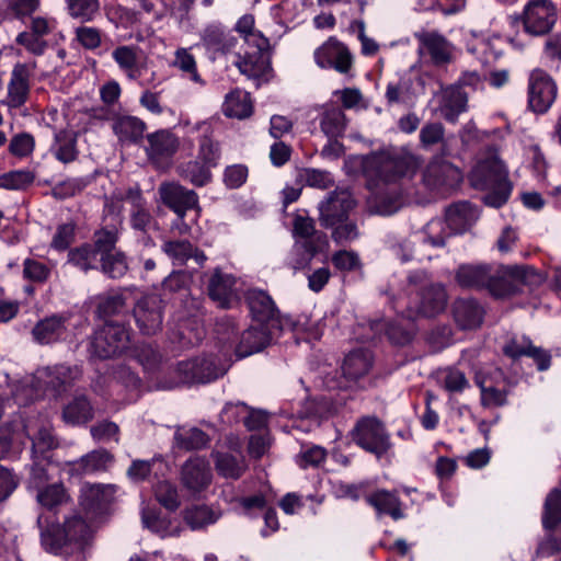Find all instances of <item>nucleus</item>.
<instances>
[{
    "label": "nucleus",
    "instance_id": "nucleus-20",
    "mask_svg": "<svg viewBox=\"0 0 561 561\" xmlns=\"http://www.w3.org/2000/svg\"><path fill=\"white\" fill-rule=\"evenodd\" d=\"M355 206L348 191H334L320 203V221L323 227L335 225L340 218L348 215Z\"/></svg>",
    "mask_w": 561,
    "mask_h": 561
},
{
    "label": "nucleus",
    "instance_id": "nucleus-38",
    "mask_svg": "<svg viewBox=\"0 0 561 561\" xmlns=\"http://www.w3.org/2000/svg\"><path fill=\"white\" fill-rule=\"evenodd\" d=\"M30 72L25 64H16L12 70L11 80L8 87L10 105L13 107L22 106L28 96Z\"/></svg>",
    "mask_w": 561,
    "mask_h": 561
},
{
    "label": "nucleus",
    "instance_id": "nucleus-25",
    "mask_svg": "<svg viewBox=\"0 0 561 561\" xmlns=\"http://www.w3.org/2000/svg\"><path fill=\"white\" fill-rule=\"evenodd\" d=\"M503 352L508 357L516 359L520 356H528L535 360L539 370H546L550 367L551 356L542 348L535 347L531 341L526 336H514L503 347Z\"/></svg>",
    "mask_w": 561,
    "mask_h": 561
},
{
    "label": "nucleus",
    "instance_id": "nucleus-33",
    "mask_svg": "<svg viewBox=\"0 0 561 561\" xmlns=\"http://www.w3.org/2000/svg\"><path fill=\"white\" fill-rule=\"evenodd\" d=\"M37 504L54 514L71 502V496L62 482H54L35 491Z\"/></svg>",
    "mask_w": 561,
    "mask_h": 561
},
{
    "label": "nucleus",
    "instance_id": "nucleus-15",
    "mask_svg": "<svg viewBox=\"0 0 561 561\" xmlns=\"http://www.w3.org/2000/svg\"><path fill=\"white\" fill-rule=\"evenodd\" d=\"M415 319L416 317L413 314V309L409 307L405 312H401L392 321L386 322L383 320H376L371 322L370 329L376 333L385 330L391 343L396 345H407L415 335Z\"/></svg>",
    "mask_w": 561,
    "mask_h": 561
},
{
    "label": "nucleus",
    "instance_id": "nucleus-35",
    "mask_svg": "<svg viewBox=\"0 0 561 561\" xmlns=\"http://www.w3.org/2000/svg\"><path fill=\"white\" fill-rule=\"evenodd\" d=\"M453 314L461 329H476L482 323L484 309L474 299L461 298L454 302Z\"/></svg>",
    "mask_w": 561,
    "mask_h": 561
},
{
    "label": "nucleus",
    "instance_id": "nucleus-44",
    "mask_svg": "<svg viewBox=\"0 0 561 561\" xmlns=\"http://www.w3.org/2000/svg\"><path fill=\"white\" fill-rule=\"evenodd\" d=\"M162 301L156 296L142 298V335L154 334L162 325Z\"/></svg>",
    "mask_w": 561,
    "mask_h": 561
},
{
    "label": "nucleus",
    "instance_id": "nucleus-54",
    "mask_svg": "<svg viewBox=\"0 0 561 561\" xmlns=\"http://www.w3.org/2000/svg\"><path fill=\"white\" fill-rule=\"evenodd\" d=\"M440 383L451 394L461 393L470 386L465 373L454 367L446 368L440 373Z\"/></svg>",
    "mask_w": 561,
    "mask_h": 561
},
{
    "label": "nucleus",
    "instance_id": "nucleus-5",
    "mask_svg": "<svg viewBox=\"0 0 561 561\" xmlns=\"http://www.w3.org/2000/svg\"><path fill=\"white\" fill-rule=\"evenodd\" d=\"M130 344L128 329L118 322L106 321L88 337V358L91 362L119 356Z\"/></svg>",
    "mask_w": 561,
    "mask_h": 561
},
{
    "label": "nucleus",
    "instance_id": "nucleus-63",
    "mask_svg": "<svg viewBox=\"0 0 561 561\" xmlns=\"http://www.w3.org/2000/svg\"><path fill=\"white\" fill-rule=\"evenodd\" d=\"M247 412H249V407L244 402H228L219 414V421L224 426H232L243 421Z\"/></svg>",
    "mask_w": 561,
    "mask_h": 561
},
{
    "label": "nucleus",
    "instance_id": "nucleus-52",
    "mask_svg": "<svg viewBox=\"0 0 561 561\" xmlns=\"http://www.w3.org/2000/svg\"><path fill=\"white\" fill-rule=\"evenodd\" d=\"M208 165L199 161H188L187 163L180 167L181 176L190 181L195 186L206 185L210 179L211 173Z\"/></svg>",
    "mask_w": 561,
    "mask_h": 561
},
{
    "label": "nucleus",
    "instance_id": "nucleus-58",
    "mask_svg": "<svg viewBox=\"0 0 561 561\" xmlns=\"http://www.w3.org/2000/svg\"><path fill=\"white\" fill-rule=\"evenodd\" d=\"M56 141L59 144L55 156L62 163H69L77 159L78 150L76 148V138L68 131L62 130L56 135Z\"/></svg>",
    "mask_w": 561,
    "mask_h": 561
},
{
    "label": "nucleus",
    "instance_id": "nucleus-27",
    "mask_svg": "<svg viewBox=\"0 0 561 561\" xmlns=\"http://www.w3.org/2000/svg\"><path fill=\"white\" fill-rule=\"evenodd\" d=\"M479 211L468 202L453 204L443 218L454 236L466 232L477 221Z\"/></svg>",
    "mask_w": 561,
    "mask_h": 561
},
{
    "label": "nucleus",
    "instance_id": "nucleus-51",
    "mask_svg": "<svg viewBox=\"0 0 561 561\" xmlns=\"http://www.w3.org/2000/svg\"><path fill=\"white\" fill-rule=\"evenodd\" d=\"M293 233L296 241L317 244V237L325 236L322 231H317L314 222L308 216L298 214L293 221Z\"/></svg>",
    "mask_w": 561,
    "mask_h": 561
},
{
    "label": "nucleus",
    "instance_id": "nucleus-22",
    "mask_svg": "<svg viewBox=\"0 0 561 561\" xmlns=\"http://www.w3.org/2000/svg\"><path fill=\"white\" fill-rule=\"evenodd\" d=\"M148 141L147 154L149 159L157 168H167L179 148V140L175 135L168 130H160L149 135Z\"/></svg>",
    "mask_w": 561,
    "mask_h": 561
},
{
    "label": "nucleus",
    "instance_id": "nucleus-60",
    "mask_svg": "<svg viewBox=\"0 0 561 561\" xmlns=\"http://www.w3.org/2000/svg\"><path fill=\"white\" fill-rule=\"evenodd\" d=\"M157 501L170 511H174L180 505L176 488L169 481H159L154 486Z\"/></svg>",
    "mask_w": 561,
    "mask_h": 561
},
{
    "label": "nucleus",
    "instance_id": "nucleus-21",
    "mask_svg": "<svg viewBox=\"0 0 561 561\" xmlns=\"http://www.w3.org/2000/svg\"><path fill=\"white\" fill-rule=\"evenodd\" d=\"M271 341L272 328L254 322L241 333L234 348L236 356L240 359L259 353L263 351Z\"/></svg>",
    "mask_w": 561,
    "mask_h": 561
},
{
    "label": "nucleus",
    "instance_id": "nucleus-50",
    "mask_svg": "<svg viewBox=\"0 0 561 561\" xmlns=\"http://www.w3.org/2000/svg\"><path fill=\"white\" fill-rule=\"evenodd\" d=\"M174 440L179 448L185 450L199 449L207 445L209 438L199 428H180L174 434Z\"/></svg>",
    "mask_w": 561,
    "mask_h": 561
},
{
    "label": "nucleus",
    "instance_id": "nucleus-2",
    "mask_svg": "<svg viewBox=\"0 0 561 561\" xmlns=\"http://www.w3.org/2000/svg\"><path fill=\"white\" fill-rule=\"evenodd\" d=\"M41 547L47 553L69 558L83 554L91 546L93 531L80 513L66 516L64 522L39 514L36 519Z\"/></svg>",
    "mask_w": 561,
    "mask_h": 561
},
{
    "label": "nucleus",
    "instance_id": "nucleus-46",
    "mask_svg": "<svg viewBox=\"0 0 561 561\" xmlns=\"http://www.w3.org/2000/svg\"><path fill=\"white\" fill-rule=\"evenodd\" d=\"M320 128L329 139L341 137L346 128V119L339 107H328L320 116Z\"/></svg>",
    "mask_w": 561,
    "mask_h": 561
},
{
    "label": "nucleus",
    "instance_id": "nucleus-9",
    "mask_svg": "<svg viewBox=\"0 0 561 561\" xmlns=\"http://www.w3.org/2000/svg\"><path fill=\"white\" fill-rule=\"evenodd\" d=\"M352 436L356 445L377 458L383 456L391 447L385 425L375 416L359 419L352 431Z\"/></svg>",
    "mask_w": 561,
    "mask_h": 561
},
{
    "label": "nucleus",
    "instance_id": "nucleus-24",
    "mask_svg": "<svg viewBox=\"0 0 561 561\" xmlns=\"http://www.w3.org/2000/svg\"><path fill=\"white\" fill-rule=\"evenodd\" d=\"M374 357L370 351L358 348L350 352L344 358L342 373L348 382H363L365 385L367 376L371 370Z\"/></svg>",
    "mask_w": 561,
    "mask_h": 561
},
{
    "label": "nucleus",
    "instance_id": "nucleus-42",
    "mask_svg": "<svg viewBox=\"0 0 561 561\" xmlns=\"http://www.w3.org/2000/svg\"><path fill=\"white\" fill-rule=\"evenodd\" d=\"M252 101L250 94L243 90L236 89L226 95L222 111L226 116L245 118L252 114Z\"/></svg>",
    "mask_w": 561,
    "mask_h": 561
},
{
    "label": "nucleus",
    "instance_id": "nucleus-47",
    "mask_svg": "<svg viewBox=\"0 0 561 561\" xmlns=\"http://www.w3.org/2000/svg\"><path fill=\"white\" fill-rule=\"evenodd\" d=\"M215 466L217 472L227 479H239L244 472L247 465L241 455H231L228 453L215 454Z\"/></svg>",
    "mask_w": 561,
    "mask_h": 561
},
{
    "label": "nucleus",
    "instance_id": "nucleus-8",
    "mask_svg": "<svg viewBox=\"0 0 561 561\" xmlns=\"http://www.w3.org/2000/svg\"><path fill=\"white\" fill-rule=\"evenodd\" d=\"M81 377V370L78 366H68L58 364L47 366L36 370L34 376V387L44 393L60 398L68 392L75 381Z\"/></svg>",
    "mask_w": 561,
    "mask_h": 561
},
{
    "label": "nucleus",
    "instance_id": "nucleus-3",
    "mask_svg": "<svg viewBox=\"0 0 561 561\" xmlns=\"http://www.w3.org/2000/svg\"><path fill=\"white\" fill-rule=\"evenodd\" d=\"M525 278L523 267H494L489 264H462L456 271V282L462 288L488 289L497 298L519 290Z\"/></svg>",
    "mask_w": 561,
    "mask_h": 561
},
{
    "label": "nucleus",
    "instance_id": "nucleus-39",
    "mask_svg": "<svg viewBox=\"0 0 561 561\" xmlns=\"http://www.w3.org/2000/svg\"><path fill=\"white\" fill-rule=\"evenodd\" d=\"M195 129L201 131L198 139V159L208 167H216L220 159V147L213 139V128L207 122L197 123Z\"/></svg>",
    "mask_w": 561,
    "mask_h": 561
},
{
    "label": "nucleus",
    "instance_id": "nucleus-55",
    "mask_svg": "<svg viewBox=\"0 0 561 561\" xmlns=\"http://www.w3.org/2000/svg\"><path fill=\"white\" fill-rule=\"evenodd\" d=\"M34 181V172L30 170H14L0 175V187L5 190H24Z\"/></svg>",
    "mask_w": 561,
    "mask_h": 561
},
{
    "label": "nucleus",
    "instance_id": "nucleus-59",
    "mask_svg": "<svg viewBox=\"0 0 561 561\" xmlns=\"http://www.w3.org/2000/svg\"><path fill=\"white\" fill-rule=\"evenodd\" d=\"M117 241V233L114 229H101L95 231L93 236L92 251L96 257H101L103 253H112Z\"/></svg>",
    "mask_w": 561,
    "mask_h": 561
},
{
    "label": "nucleus",
    "instance_id": "nucleus-31",
    "mask_svg": "<svg viewBox=\"0 0 561 561\" xmlns=\"http://www.w3.org/2000/svg\"><path fill=\"white\" fill-rule=\"evenodd\" d=\"M468 93L461 87L450 85L442 93L440 115L449 123H456L458 116L467 111Z\"/></svg>",
    "mask_w": 561,
    "mask_h": 561
},
{
    "label": "nucleus",
    "instance_id": "nucleus-14",
    "mask_svg": "<svg viewBox=\"0 0 561 561\" xmlns=\"http://www.w3.org/2000/svg\"><path fill=\"white\" fill-rule=\"evenodd\" d=\"M462 180L461 172L451 163L442 160L432 161L423 173L424 184L443 194L455 190Z\"/></svg>",
    "mask_w": 561,
    "mask_h": 561
},
{
    "label": "nucleus",
    "instance_id": "nucleus-37",
    "mask_svg": "<svg viewBox=\"0 0 561 561\" xmlns=\"http://www.w3.org/2000/svg\"><path fill=\"white\" fill-rule=\"evenodd\" d=\"M205 337V329L197 318L182 320L178 324L176 331L172 333V342L178 344L179 348H187L199 344Z\"/></svg>",
    "mask_w": 561,
    "mask_h": 561
},
{
    "label": "nucleus",
    "instance_id": "nucleus-19",
    "mask_svg": "<svg viewBox=\"0 0 561 561\" xmlns=\"http://www.w3.org/2000/svg\"><path fill=\"white\" fill-rule=\"evenodd\" d=\"M162 202L176 215H186L187 211H195L197 216L198 197L194 191L187 190L176 183H164L160 186Z\"/></svg>",
    "mask_w": 561,
    "mask_h": 561
},
{
    "label": "nucleus",
    "instance_id": "nucleus-32",
    "mask_svg": "<svg viewBox=\"0 0 561 561\" xmlns=\"http://www.w3.org/2000/svg\"><path fill=\"white\" fill-rule=\"evenodd\" d=\"M94 417V409L83 393L76 394L61 410V420L71 426L85 425Z\"/></svg>",
    "mask_w": 561,
    "mask_h": 561
},
{
    "label": "nucleus",
    "instance_id": "nucleus-36",
    "mask_svg": "<svg viewBox=\"0 0 561 561\" xmlns=\"http://www.w3.org/2000/svg\"><path fill=\"white\" fill-rule=\"evenodd\" d=\"M317 244L295 241L288 256V265L298 271L308 268L312 259L328 247L327 236H320L316 239Z\"/></svg>",
    "mask_w": 561,
    "mask_h": 561
},
{
    "label": "nucleus",
    "instance_id": "nucleus-10",
    "mask_svg": "<svg viewBox=\"0 0 561 561\" xmlns=\"http://www.w3.org/2000/svg\"><path fill=\"white\" fill-rule=\"evenodd\" d=\"M229 365L215 356L196 357L178 363L175 371L183 383H207L226 374Z\"/></svg>",
    "mask_w": 561,
    "mask_h": 561
},
{
    "label": "nucleus",
    "instance_id": "nucleus-57",
    "mask_svg": "<svg viewBox=\"0 0 561 561\" xmlns=\"http://www.w3.org/2000/svg\"><path fill=\"white\" fill-rule=\"evenodd\" d=\"M99 262L101 263L102 271L111 278H119L127 271L125 256L121 252H116L115 254L103 253L102 256L99 257Z\"/></svg>",
    "mask_w": 561,
    "mask_h": 561
},
{
    "label": "nucleus",
    "instance_id": "nucleus-7",
    "mask_svg": "<svg viewBox=\"0 0 561 561\" xmlns=\"http://www.w3.org/2000/svg\"><path fill=\"white\" fill-rule=\"evenodd\" d=\"M409 286L420 290L419 302L413 314L417 317L432 318L440 313L447 304V295L442 284L428 283L427 274L424 271H415L408 276Z\"/></svg>",
    "mask_w": 561,
    "mask_h": 561
},
{
    "label": "nucleus",
    "instance_id": "nucleus-30",
    "mask_svg": "<svg viewBox=\"0 0 561 561\" xmlns=\"http://www.w3.org/2000/svg\"><path fill=\"white\" fill-rule=\"evenodd\" d=\"M162 248L174 265L181 266L192 260L202 267L207 261L205 253L187 240H169Z\"/></svg>",
    "mask_w": 561,
    "mask_h": 561
},
{
    "label": "nucleus",
    "instance_id": "nucleus-18",
    "mask_svg": "<svg viewBox=\"0 0 561 561\" xmlns=\"http://www.w3.org/2000/svg\"><path fill=\"white\" fill-rule=\"evenodd\" d=\"M247 302L253 322L265 324L272 329L278 328V310L271 296L261 289H250Z\"/></svg>",
    "mask_w": 561,
    "mask_h": 561
},
{
    "label": "nucleus",
    "instance_id": "nucleus-17",
    "mask_svg": "<svg viewBox=\"0 0 561 561\" xmlns=\"http://www.w3.org/2000/svg\"><path fill=\"white\" fill-rule=\"evenodd\" d=\"M314 59L319 67L332 68L341 73H346L352 62L348 49L334 38H330L314 51Z\"/></svg>",
    "mask_w": 561,
    "mask_h": 561
},
{
    "label": "nucleus",
    "instance_id": "nucleus-12",
    "mask_svg": "<svg viewBox=\"0 0 561 561\" xmlns=\"http://www.w3.org/2000/svg\"><path fill=\"white\" fill-rule=\"evenodd\" d=\"M557 84L549 73L540 68L528 76V105L538 114L546 113L557 98Z\"/></svg>",
    "mask_w": 561,
    "mask_h": 561
},
{
    "label": "nucleus",
    "instance_id": "nucleus-6",
    "mask_svg": "<svg viewBox=\"0 0 561 561\" xmlns=\"http://www.w3.org/2000/svg\"><path fill=\"white\" fill-rule=\"evenodd\" d=\"M247 45L249 48L242 56H238L236 66L241 73L253 79L256 87H260L268 80L272 70L267 51L268 41L262 34H252L247 37Z\"/></svg>",
    "mask_w": 561,
    "mask_h": 561
},
{
    "label": "nucleus",
    "instance_id": "nucleus-4",
    "mask_svg": "<svg viewBox=\"0 0 561 561\" xmlns=\"http://www.w3.org/2000/svg\"><path fill=\"white\" fill-rule=\"evenodd\" d=\"M470 180L476 187L491 190L484 197L485 204L491 207H501L511 195L512 185L508 181V170L495 152L476 164Z\"/></svg>",
    "mask_w": 561,
    "mask_h": 561
},
{
    "label": "nucleus",
    "instance_id": "nucleus-29",
    "mask_svg": "<svg viewBox=\"0 0 561 561\" xmlns=\"http://www.w3.org/2000/svg\"><path fill=\"white\" fill-rule=\"evenodd\" d=\"M67 321L68 317L64 314H53L39 320L32 329L34 341L42 345L59 341L67 332Z\"/></svg>",
    "mask_w": 561,
    "mask_h": 561
},
{
    "label": "nucleus",
    "instance_id": "nucleus-23",
    "mask_svg": "<svg viewBox=\"0 0 561 561\" xmlns=\"http://www.w3.org/2000/svg\"><path fill=\"white\" fill-rule=\"evenodd\" d=\"M416 38L420 44V51L431 57L436 66H444L451 61L454 46L437 32L417 33Z\"/></svg>",
    "mask_w": 561,
    "mask_h": 561
},
{
    "label": "nucleus",
    "instance_id": "nucleus-11",
    "mask_svg": "<svg viewBox=\"0 0 561 561\" xmlns=\"http://www.w3.org/2000/svg\"><path fill=\"white\" fill-rule=\"evenodd\" d=\"M558 19V9L551 0H529L523 10L524 31L533 36L549 33Z\"/></svg>",
    "mask_w": 561,
    "mask_h": 561
},
{
    "label": "nucleus",
    "instance_id": "nucleus-16",
    "mask_svg": "<svg viewBox=\"0 0 561 561\" xmlns=\"http://www.w3.org/2000/svg\"><path fill=\"white\" fill-rule=\"evenodd\" d=\"M183 488L193 495L206 491L213 482L209 462L202 457H191L181 469Z\"/></svg>",
    "mask_w": 561,
    "mask_h": 561
},
{
    "label": "nucleus",
    "instance_id": "nucleus-43",
    "mask_svg": "<svg viewBox=\"0 0 561 561\" xmlns=\"http://www.w3.org/2000/svg\"><path fill=\"white\" fill-rule=\"evenodd\" d=\"M113 130L122 145H137L140 141V119L136 116H115Z\"/></svg>",
    "mask_w": 561,
    "mask_h": 561
},
{
    "label": "nucleus",
    "instance_id": "nucleus-53",
    "mask_svg": "<svg viewBox=\"0 0 561 561\" xmlns=\"http://www.w3.org/2000/svg\"><path fill=\"white\" fill-rule=\"evenodd\" d=\"M337 221L335 225L324 227L332 230V238L336 243L351 242L358 238L357 224L350 217V214Z\"/></svg>",
    "mask_w": 561,
    "mask_h": 561
},
{
    "label": "nucleus",
    "instance_id": "nucleus-26",
    "mask_svg": "<svg viewBox=\"0 0 561 561\" xmlns=\"http://www.w3.org/2000/svg\"><path fill=\"white\" fill-rule=\"evenodd\" d=\"M202 42L213 54H227L237 45L232 32L220 23L208 24L202 33Z\"/></svg>",
    "mask_w": 561,
    "mask_h": 561
},
{
    "label": "nucleus",
    "instance_id": "nucleus-61",
    "mask_svg": "<svg viewBox=\"0 0 561 561\" xmlns=\"http://www.w3.org/2000/svg\"><path fill=\"white\" fill-rule=\"evenodd\" d=\"M115 61L128 72L129 78L138 76L136 50L128 46H119L113 51Z\"/></svg>",
    "mask_w": 561,
    "mask_h": 561
},
{
    "label": "nucleus",
    "instance_id": "nucleus-28",
    "mask_svg": "<svg viewBox=\"0 0 561 561\" xmlns=\"http://www.w3.org/2000/svg\"><path fill=\"white\" fill-rule=\"evenodd\" d=\"M115 457L105 448H99L82 456L79 460L71 463L70 472L72 476H84L95 472L107 471L114 463Z\"/></svg>",
    "mask_w": 561,
    "mask_h": 561
},
{
    "label": "nucleus",
    "instance_id": "nucleus-62",
    "mask_svg": "<svg viewBox=\"0 0 561 561\" xmlns=\"http://www.w3.org/2000/svg\"><path fill=\"white\" fill-rule=\"evenodd\" d=\"M174 67L179 68L190 80L201 82V77L197 73L196 61L194 56L188 53L186 48H180L175 51L173 60Z\"/></svg>",
    "mask_w": 561,
    "mask_h": 561
},
{
    "label": "nucleus",
    "instance_id": "nucleus-49",
    "mask_svg": "<svg viewBox=\"0 0 561 561\" xmlns=\"http://www.w3.org/2000/svg\"><path fill=\"white\" fill-rule=\"evenodd\" d=\"M125 305V298L119 293H111L99 296L95 304V316L107 321L108 318L117 314Z\"/></svg>",
    "mask_w": 561,
    "mask_h": 561
},
{
    "label": "nucleus",
    "instance_id": "nucleus-56",
    "mask_svg": "<svg viewBox=\"0 0 561 561\" xmlns=\"http://www.w3.org/2000/svg\"><path fill=\"white\" fill-rule=\"evenodd\" d=\"M69 262L79 268L87 271L89 268H95L99 263V257L92 251V245L85 243L79 248L72 249L68 253Z\"/></svg>",
    "mask_w": 561,
    "mask_h": 561
},
{
    "label": "nucleus",
    "instance_id": "nucleus-40",
    "mask_svg": "<svg viewBox=\"0 0 561 561\" xmlns=\"http://www.w3.org/2000/svg\"><path fill=\"white\" fill-rule=\"evenodd\" d=\"M367 502L377 511L378 515L387 514L396 520L404 517L401 502L394 492L378 490L367 496Z\"/></svg>",
    "mask_w": 561,
    "mask_h": 561
},
{
    "label": "nucleus",
    "instance_id": "nucleus-34",
    "mask_svg": "<svg viewBox=\"0 0 561 561\" xmlns=\"http://www.w3.org/2000/svg\"><path fill=\"white\" fill-rule=\"evenodd\" d=\"M234 278L229 274H224L216 268L208 280V295L221 308H229L233 302Z\"/></svg>",
    "mask_w": 561,
    "mask_h": 561
},
{
    "label": "nucleus",
    "instance_id": "nucleus-45",
    "mask_svg": "<svg viewBox=\"0 0 561 561\" xmlns=\"http://www.w3.org/2000/svg\"><path fill=\"white\" fill-rule=\"evenodd\" d=\"M50 456H33V462L30 467V474L26 481V486L30 491H36L50 484Z\"/></svg>",
    "mask_w": 561,
    "mask_h": 561
},
{
    "label": "nucleus",
    "instance_id": "nucleus-41",
    "mask_svg": "<svg viewBox=\"0 0 561 561\" xmlns=\"http://www.w3.org/2000/svg\"><path fill=\"white\" fill-rule=\"evenodd\" d=\"M221 511L205 504L193 505L184 511V520L192 530H199L215 524Z\"/></svg>",
    "mask_w": 561,
    "mask_h": 561
},
{
    "label": "nucleus",
    "instance_id": "nucleus-1",
    "mask_svg": "<svg viewBox=\"0 0 561 561\" xmlns=\"http://www.w3.org/2000/svg\"><path fill=\"white\" fill-rule=\"evenodd\" d=\"M346 164L362 172L371 192V207L376 214L389 216L400 205V193L397 182L407 174L411 160L394 150L373 152L367 156L351 157Z\"/></svg>",
    "mask_w": 561,
    "mask_h": 561
},
{
    "label": "nucleus",
    "instance_id": "nucleus-64",
    "mask_svg": "<svg viewBox=\"0 0 561 561\" xmlns=\"http://www.w3.org/2000/svg\"><path fill=\"white\" fill-rule=\"evenodd\" d=\"M90 434L96 442H118L119 427L116 423L107 420L96 422L90 427Z\"/></svg>",
    "mask_w": 561,
    "mask_h": 561
},
{
    "label": "nucleus",
    "instance_id": "nucleus-48",
    "mask_svg": "<svg viewBox=\"0 0 561 561\" xmlns=\"http://www.w3.org/2000/svg\"><path fill=\"white\" fill-rule=\"evenodd\" d=\"M453 236V232L443 218L430 220L422 231L423 242L433 248L445 247L447 239Z\"/></svg>",
    "mask_w": 561,
    "mask_h": 561
},
{
    "label": "nucleus",
    "instance_id": "nucleus-13",
    "mask_svg": "<svg viewBox=\"0 0 561 561\" xmlns=\"http://www.w3.org/2000/svg\"><path fill=\"white\" fill-rule=\"evenodd\" d=\"M115 485L85 484L82 486L80 505L90 519H99L110 514L114 500Z\"/></svg>",
    "mask_w": 561,
    "mask_h": 561
}]
</instances>
